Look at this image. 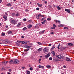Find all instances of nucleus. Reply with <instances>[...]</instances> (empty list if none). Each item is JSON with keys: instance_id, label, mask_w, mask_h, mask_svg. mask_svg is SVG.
<instances>
[{"instance_id": "nucleus-52", "label": "nucleus", "mask_w": 74, "mask_h": 74, "mask_svg": "<svg viewBox=\"0 0 74 74\" xmlns=\"http://www.w3.org/2000/svg\"><path fill=\"white\" fill-rule=\"evenodd\" d=\"M23 42V41H20V43H21V44H22Z\"/></svg>"}, {"instance_id": "nucleus-4", "label": "nucleus", "mask_w": 74, "mask_h": 74, "mask_svg": "<svg viewBox=\"0 0 74 74\" xmlns=\"http://www.w3.org/2000/svg\"><path fill=\"white\" fill-rule=\"evenodd\" d=\"M44 52H48V51H49V50L48 48H45L43 50Z\"/></svg>"}, {"instance_id": "nucleus-47", "label": "nucleus", "mask_w": 74, "mask_h": 74, "mask_svg": "<svg viewBox=\"0 0 74 74\" xmlns=\"http://www.w3.org/2000/svg\"><path fill=\"white\" fill-rule=\"evenodd\" d=\"M24 21H26V18H24L23 19Z\"/></svg>"}, {"instance_id": "nucleus-21", "label": "nucleus", "mask_w": 74, "mask_h": 74, "mask_svg": "<svg viewBox=\"0 0 74 74\" xmlns=\"http://www.w3.org/2000/svg\"><path fill=\"white\" fill-rule=\"evenodd\" d=\"M5 70V67H3L1 69V71H3V70Z\"/></svg>"}, {"instance_id": "nucleus-24", "label": "nucleus", "mask_w": 74, "mask_h": 74, "mask_svg": "<svg viewBox=\"0 0 74 74\" xmlns=\"http://www.w3.org/2000/svg\"><path fill=\"white\" fill-rule=\"evenodd\" d=\"M37 5H38V6H39V7H41L42 6V5L38 3H37Z\"/></svg>"}, {"instance_id": "nucleus-27", "label": "nucleus", "mask_w": 74, "mask_h": 74, "mask_svg": "<svg viewBox=\"0 0 74 74\" xmlns=\"http://www.w3.org/2000/svg\"><path fill=\"white\" fill-rule=\"evenodd\" d=\"M47 68H51V67L50 65H47L46 66Z\"/></svg>"}, {"instance_id": "nucleus-5", "label": "nucleus", "mask_w": 74, "mask_h": 74, "mask_svg": "<svg viewBox=\"0 0 74 74\" xmlns=\"http://www.w3.org/2000/svg\"><path fill=\"white\" fill-rule=\"evenodd\" d=\"M65 11H66L69 13V14H70V10L69 9H65Z\"/></svg>"}, {"instance_id": "nucleus-59", "label": "nucleus", "mask_w": 74, "mask_h": 74, "mask_svg": "<svg viewBox=\"0 0 74 74\" xmlns=\"http://www.w3.org/2000/svg\"><path fill=\"white\" fill-rule=\"evenodd\" d=\"M51 44H49V46H51Z\"/></svg>"}, {"instance_id": "nucleus-7", "label": "nucleus", "mask_w": 74, "mask_h": 74, "mask_svg": "<svg viewBox=\"0 0 74 74\" xmlns=\"http://www.w3.org/2000/svg\"><path fill=\"white\" fill-rule=\"evenodd\" d=\"M56 26V25L55 24H53V27L51 28V29H55V27Z\"/></svg>"}, {"instance_id": "nucleus-15", "label": "nucleus", "mask_w": 74, "mask_h": 74, "mask_svg": "<svg viewBox=\"0 0 74 74\" xmlns=\"http://www.w3.org/2000/svg\"><path fill=\"white\" fill-rule=\"evenodd\" d=\"M54 60L55 61H58V62H59L60 61V60H58V59L55 58L54 59Z\"/></svg>"}, {"instance_id": "nucleus-60", "label": "nucleus", "mask_w": 74, "mask_h": 74, "mask_svg": "<svg viewBox=\"0 0 74 74\" xmlns=\"http://www.w3.org/2000/svg\"><path fill=\"white\" fill-rule=\"evenodd\" d=\"M22 38H24V36H22Z\"/></svg>"}, {"instance_id": "nucleus-30", "label": "nucleus", "mask_w": 74, "mask_h": 74, "mask_svg": "<svg viewBox=\"0 0 74 74\" xmlns=\"http://www.w3.org/2000/svg\"><path fill=\"white\" fill-rule=\"evenodd\" d=\"M1 36H5V33H4L3 32H2V33Z\"/></svg>"}, {"instance_id": "nucleus-22", "label": "nucleus", "mask_w": 74, "mask_h": 74, "mask_svg": "<svg viewBox=\"0 0 74 74\" xmlns=\"http://www.w3.org/2000/svg\"><path fill=\"white\" fill-rule=\"evenodd\" d=\"M42 50V48H40L38 50V52H40V51H41Z\"/></svg>"}, {"instance_id": "nucleus-29", "label": "nucleus", "mask_w": 74, "mask_h": 74, "mask_svg": "<svg viewBox=\"0 0 74 74\" xmlns=\"http://www.w3.org/2000/svg\"><path fill=\"white\" fill-rule=\"evenodd\" d=\"M27 29V28L26 27H25L23 29V30L24 31H25V30H26Z\"/></svg>"}, {"instance_id": "nucleus-3", "label": "nucleus", "mask_w": 74, "mask_h": 74, "mask_svg": "<svg viewBox=\"0 0 74 74\" xmlns=\"http://www.w3.org/2000/svg\"><path fill=\"white\" fill-rule=\"evenodd\" d=\"M14 63L15 64H19V61L17 60H14Z\"/></svg>"}, {"instance_id": "nucleus-34", "label": "nucleus", "mask_w": 74, "mask_h": 74, "mask_svg": "<svg viewBox=\"0 0 74 74\" xmlns=\"http://www.w3.org/2000/svg\"><path fill=\"white\" fill-rule=\"evenodd\" d=\"M54 22H55L56 23H58V20H54Z\"/></svg>"}, {"instance_id": "nucleus-12", "label": "nucleus", "mask_w": 74, "mask_h": 74, "mask_svg": "<svg viewBox=\"0 0 74 74\" xmlns=\"http://www.w3.org/2000/svg\"><path fill=\"white\" fill-rule=\"evenodd\" d=\"M38 66L39 67V68H40V69H44V66L41 65H39Z\"/></svg>"}, {"instance_id": "nucleus-8", "label": "nucleus", "mask_w": 74, "mask_h": 74, "mask_svg": "<svg viewBox=\"0 0 74 74\" xmlns=\"http://www.w3.org/2000/svg\"><path fill=\"white\" fill-rule=\"evenodd\" d=\"M8 63V61H4V62H2V64L3 65H5L7 63Z\"/></svg>"}, {"instance_id": "nucleus-13", "label": "nucleus", "mask_w": 74, "mask_h": 74, "mask_svg": "<svg viewBox=\"0 0 74 74\" xmlns=\"http://www.w3.org/2000/svg\"><path fill=\"white\" fill-rule=\"evenodd\" d=\"M39 16H40V15H39V14L38 15H37L36 16V17L37 19H40V18Z\"/></svg>"}, {"instance_id": "nucleus-53", "label": "nucleus", "mask_w": 74, "mask_h": 74, "mask_svg": "<svg viewBox=\"0 0 74 74\" xmlns=\"http://www.w3.org/2000/svg\"><path fill=\"white\" fill-rule=\"evenodd\" d=\"M58 23H60V21H59V20H58Z\"/></svg>"}, {"instance_id": "nucleus-25", "label": "nucleus", "mask_w": 74, "mask_h": 74, "mask_svg": "<svg viewBox=\"0 0 74 74\" xmlns=\"http://www.w3.org/2000/svg\"><path fill=\"white\" fill-rule=\"evenodd\" d=\"M46 22V20H44L41 23H42V24H45L44 23H45V22Z\"/></svg>"}, {"instance_id": "nucleus-43", "label": "nucleus", "mask_w": 74, "mask_h": 74, "mask_svg": "<svg viewBox=\"0 0 74 74\" xmlns=\"http://www.w3.org/2000/svg\"><path fill=\"white\" fill-rule=\"evenodd\" d=\"M12 16H14V15H15V13H13L12 14Z\"/></svg>"}, {"instance_id": "nucleus-39", "label": "nucleus", "mask_w": 74, "mask_h": 74, "mask_svg": "<svg viewBox=\"0 0 74 74\" xmlns=\"http://www.w3.org/2000/svg\"><path fill=\"white\" fill-rule=\"evenodd\" d=\"M44 32H45V30L42 31L41 32V33H44Z\"/></svg>"}, {"instance_id": "nucleus-9", "label": "nucleus", "mask_w": 74, "mask_h": 74, "mask_svg": "<svg viewBox=\"0 0 74 74\" xmlns=\"http://www.w3.org/2000/svg\"><path fill=\"white\" fill-rule=\"evenodd\" d=\"M50 53H48L47 54V55H46L45 56V58H48V57H49V56L50 55Z\"/></svg>"}, {"instance_id": "nucleus-33", "label": "nucleus", "mask_w": 74, "mask_h": 74, "mask_svg": "<svg viewBox=\"0 0 74 74\" xmlns=\"http://www.w3.org/2000/svg\"><path fill=\"white\" fill-rule=\"evenodd\" d=\"M19 13H18L17 14H16V16H19Z\"/></svg>"}, {"instance_id": "nucleus-51", "label": "nucleus", "mask_w": 74, "mask_h": 74, "mask_svg": "<svg viewBox=\"0 0 74 74\" xmlns=\"http://www.w3.org/2000/svg\"><path fill=\"white\" fill-rule=\"evenodd\" d=\"M2 2V0H0V3H1Z\"/></svg>"}, {"instance_id": "nucleus-56", "label": "nucleus", "mask_w": 74, "mask_h": 74, "mask_svg": "<svg viewBox=\"0 0 74 74\" xmlns=\"http://www.w3.org/2000/svg\"><path fill=\"white\" fill-rule=\"evenodd\" d=\"M27 48H31V47L27 46Z\"/></svg>"}, {"instance_id": "nucleus-40", "label": "nucleus", "mask_w": 74, "mask_h": 74, "mask_svg": "<svg viewBox=\"0 0 74 74\" xmlns=\"http://www.w3.org/2000/svg\"><path fill=\"white\" fill-rule=\"evenodd\" d=\"M47 21H51V19L49 18H47Z\"/></svg>"}, {"instance_id": "nucleus-54", "label": "nucleus", "mask_w": 74, "mask_h": 74, "mask_svg": "<svg viewBox=\"0 0 74 74\" xmlns=\"http://www.w3.org/2000/svg\"><path fill=\"white\" fill-rule=\"evenodd\" d=\"M58 49H60V48H59V46H58Z\"/></svg>"}, {"instance_id": "nucleus-63", "label": "nucleus", "mask_w": 74, "mask_h": 74, "mask_svg": "<svg viewBox=\"0 0 74 74\" xmlns=\"http://www.w3.org/2000/svg\"><path fill=\"white\" fill-rule=\"evenodd\" d=\"M41 24H39V26H41Z\"/></svg>"}, {"instance_id": "nucleus-42", "label": "nucleus", "mask_w": 74, "mask_h": 74, "mask_svg": "<svg viewBox=\"0 0 74 74\" xmlns=\"http://www.w3.org/2000/svg\"><path fill=\"white\" fill-rule=\"evenodd\" d=\"M30 70L31 71L33 70V68L32 67H31L29 68Z\"/></svg>"}, {"instance_id": "nucleus-45", "label": "nucleus", "mask_w": 74, "mask_h": 74, "mask_svg": "<svg viewBox=\"0 0 74 74\" xmlns=\"http://www.w3.org/2000/svg\"><path fill=\"white\" fill-rule=\"evenodd\" d=\"M36 10H40V8H36Z\"/></svg>"}, {"instance_id": "nucleus-41", "label": "nucleus", "mask_w": 74, "mask_h": 74, "mask_svg": "<svg viewBox=\"0 0 74 74\" xmlns=\"http://www.w3.org/2000/svg\"><path fill=\"white\" fill-rule=\"evenodd\" d=\"M37 43H38L39 45H41V43H40V42H37Z\"/></svg>"}, {"instance_id": "nucleus-18", "label": "nucleus", "mask_w": 74, "mask_h": 74, "mask_svg": "<svg viewBox=\"0 0 74 74\" xmlns=\"http://www.w3.org/2000/svg\"><path fill=\"white\" fill-rule=\"evenodd\" d=\"M27 27L28 28H30L32 27V25H27Z\"/></svg>"}, {"instance_id": "nucleus-46", "label": "nucleus", "mask_w": 74, "mask_h": 74, "mask_svg": "<svg viewBox=\"0 0 74 74\" xmlns=\"http://www.w3.org/2000/svg\"><path fill=\"white\" fill-rule=\"evenodd\" d=\"M45 19V18H42V19L41 20V21H44Z\"/></svg>"}, {"instance_id": "nucleus-6", "label": "nucleus", "mask_w": 74, "mask_h": 74, "mask_svg": "<svg viewBox=\"0 0 74 74\" xmlns=\"http://www.w3.org/2000/svg\"><path fill=\"white\" fill-rule=\"evenodd\" d=\"M66 61H67V62H71L70 58H69V57H66Z\"/></svg>"}, {"instance_id": "nucleus-32", "label": "nucleus", "mask_w": 74, "mask_h": 74, "mask_svg": "<svg viewBox=\"0 0 74 74\" xmlns=\"http://www.w3.org/2000/svg\"><path fill=\"white\" fill-rule=\"evenodd\" d=\"M25 44H28L29 43V42L28 41H25Z\"/></svg>"}, {"instance_id": "nucleus-10", "label": "nucleus", "mask_w": 74, "mask_h": 74, "mask_svg": "<svg viewBox=\"0 0 74 74\" xmlns=\"http://www.w3.org/2000/svg\"><path fill=\"white\" fill-rule=\"evenodd\" d=\"M3 18L5 19V21H7V16H6L4 15L3 16Z\"/></svg>"}, {"instance_id": "nucleus-64", "label": "nucleus", "mask_w": 74, "mask_h": 74, "mask_svg": "<svg viewBox=\"0 0 74 74\" xmlns=\"http://www.w3.org/2000/svg\"><path fill=\"white\" fill-rule=\"evenodd\" d=\"M29 67H32V66H31L30 65H29Z\"/></svg>"}, {"instance_id": "nucleus-17", "label": "nucleus", "mask_w": 74, "mask_h": 74, "mask_svg": "<svg viewBox=\"0 0 74 74\" xmlns=\"http://www.w3.org/2000/svg\"><path fill=\"white\" fill-rule=\"evenodd\" d=\"M57 10H61V8H60V7H59V6L57 7Z\"/></svg>"}, {"instance_id": "nucleus-19", "label": "nucleus", "mask_w": 74, "mask_h": 74, "mask_svg": "<svg viewBox=\"0 0 74 74\" xmlns=\"http://www.w3.org/2000/svg\"><path fill=\"white\" fill-rule=\"evenodd\" d=\"M7 40H5V42H4V44H7L8 43V42H7Z\"/></svg>"}, {"instance_id": "nucleus-49", "label": "nucleus", "mask_w": 74, "mask_h": 74, "mask_svg": "<svg viewBox=\"0 0 74 74\" xmlns=\"http://www.w3.org/2000/svg\"><path fill=\"white\" fill-rule=\"evenodd\" d=\"M63 67H64V68H66V66L64 65L63 66Z\"/></svg>"}, {"instance_id": "nucleus-62", "label": "nucleus", "mask_w": 74, "mask_h": 74, "mask_svg": "<svg viewBox=\"0 0 74 74\" xmlns=\"http://www.w3.org/2000/svg\"><path fill=\"white\" fill-rule=\"evenodd\" d=\"M20 41H17V42H19V43H20Z\"/></svg>"}, {"instance_id": "nucleus-2", "label": "nucleus", "mask_w": 74, "mask_h": 74, "mask_svg": "<svg viewBox=\"0 0 74 74\" xmlns=\"http://www.w3.org/2000/svg\"><path fill=\"white\" fill-rule=\"evenodd\" d=\"M57 58L59 59H63V56H62L60 55L57 56Z\"/></svg>"}, {"instance_id": "nucleus-20", "label": "nucleus", "mask_w": 74, "mask_h": 74, "mask_svg": "<svg viewBox=\"0 0 74 74\" xmlns=\"http://www.w3.org/2000/svg\"><path fill=\"white\" fill-rule=\"evenodd\" d=\"M68 45H70V46H73V44L72 43H69L68 44Z\"/></svg>"}, {"instance_id": "nucleus-11", "label": "nucleus", "mask_w": 74, "mask_h": 74, "mask_svg": "<svg viewBox=\"0 0 74 74\" xmlns=\"http://www.w3.org/2000/svg\"><path fill=\"white\" fill-rule=\"evenodd\" d=\"M9 63L10 64H13V63H14V60H11L10 61H9Z\"/></svg>"}, {"instance_id": "nucleus-28", "label": "nucleus", "mask_w": 74, "mask_h": 74, "mask_svg": "<svg viewBox=\"0 0 74 74\" xmlns=\"http://www.w3.org/2000/svg\"><path fill=\"white\" fill-rule=\"evenodd\" d=\"M27 74H30V72L29 71H27Z\"/></svg>"}, {"instance_id": "nucleus-57", "label": "nucleus", "mask_w": 74, "mask_h": 74, "mask_svg": "<svg viewBox=\"0 0 74 74\" xmlns=\"http://www.w3.org/2000/svg\"><path fill=\"white\" fill-rule=\"evenodd\" d=\"M5 14L6 15H8V14H7V13H5Z\"/></svg>"}, {"instance_id": "nucleus-35", "label": "nucleus", "mask_w": 74, "mask_h": 74, "mask_svg": "<svg viewBox=\"0 0 74 74\" xmlns=\"http://www.w3.org/2000/svg\"><path fill=\"white\" fill-rule=\"evenodd\" d=\"M39 16H41V17H44V16H42L41 15V14H39Z\"/></svg>"}, {"instance_id": "nucleus-26", "label": "nucleus", "mask_w": 74, "mask_h": 74, "mask_svg": "<svg viewBox=\"0 0 74 74\" xmlns=\"http://www.w3.org/2000/svg\"><path fill=\"white\" fill-rule=\"evenodd\" d=\"M12 33V32L11 31H8V34H11V33Z\"/></svg>"}, {"instance_id": "nucleus-38", "label": "nucleus", "mask_w": 74, "mask_h": 74, "mask_svg": "<svg viewBox=\"0 0 74 74\" xmlns=\"http://www.w3.org/2000/svg\"><path fill=\"white\" fill-rule=\"evenodd\" d=\"M64 29H68V27H64Z\"/></svg>"}, {"instance_id": "nucleus-1", "label": "nucleus", "mask_w": 74, "mask_h": 74, "mask_svg": "<svg viewBox=\"0 0 74 74\" xmlns=\"http://www.w3.org/2000/svg\"><path fill=\"white\" fill-rule=\"evenodd\" d=\"M11 22L13 25L16 24V21H15L14 20H11Z\"/></svg>"}, {"instance_id": "nucleus-14", "label": "nucleus", "mask_w": 74, "mask_h": 74, "mask_svg": "<svg viewBox=\"0 0 74 74\" xmlns=\"http://www.w3.org/2000/svg\"><path fill=\"white\" fill-rule=\"evenodd\" d=\"M21 23H19L17 26V27H19L20 26H21Z\"/></svg>"}, {"instance_id": "nucleus-37", "label": "nucleus", "mask_w": 74, "mask_h": 74, "mask_svg": "<svg viewBox=\"0 0 74 74\" xmlns=\"http://www.w3.org/2000/svg\"><path fill=\"white\" fill-rule=\"evenodd\" d=\"M51 53H52V54H54V53H55V51H52L51 52Z\"/></svg>"}, {"instance_id": "nucleus-48", "label": "nucleus", "mask_w": 74, "mask_h": 74, "mask_svg": "<svg viewBox=\"0 0 74 74\" xmlns=\"http://www.w3.org/2000/svg\"><path fill=\"white\" fill-rule=\"evenodd\" d=\"M24 47L25 48H27V45L25 46Z\"/></svg>"}, {"instance_id": "nucleus-55", "label": "nucleus", "mask_w": 74, "mask_h": 74, "mask_svg": "<svg viewBox=\"0 0 74 74\" xmlns=\"http://www.w3.org/2000/svg\"><path fill=\"white\" fill-rule=\"evenodd\" d=\"M5 27H6V28H7V27H8V26L7 25L6 26H5Z\"/></svg>"}, {"instance_id": "nucleus-23", "label": "nucleus", "mask_w": 74, "mask_h": 74, "mask_svg": "<svg viewBox=\"0 0 74 74\" xmlns=\"http://www.w3.org/2000/svg\"><path fill=\"white\" fill-rule=\"evenodd\" d=\"M54 48H55V47L54 46L53 47H52L51 48V51H53V49H54Z\"/></svg>"}, {"instance_id": "nucleus-36", "label": "nucleus", "mask_w": 74, "mask_h": 74, "mask_svg": "<svg viewBox=\"0 0 74 74\" xmlns=\"http://www.w3.org/2000/svg\"><path fill=\"white\" fill-rule=\"evenodd\" d=\"M49 60H52V57H50L49 58Z\"/></svg>"}, {"instance_id": "nucleus-50", "label": "nucleus", "mask_w": 74, "mask_h": 74, "mask_svg": "<svg viewBox=\"0 0 74 74\" xmlns=\"http://www.w3.org/2000/svg\"><path fill=\"white\" fill-rule=\"evenodd\" d=\"M29 44V45H33V44L32 43H30Z\"/></svg>"}, {"instance_id": "nucleus-31", "label": "nucleus", "mask_w": 74, "mask_h": 74, "mask_svg": "<svg viewBox=\"0 0 74 74\" xmlns=\"http://www.w3.org/2000/svg\"><path fill=\"white\" fill-rule=\"evenodd\" d=\"M58 27H62L63 25L61 24H60L58 25Z\"/></svg>"}, {"instance_id": "nucleus-61", "label": "nucleus", "mask_w": 74, "mask_h": 74, "mask_svg": "<svg viewBox=\"0 0 74 74\" xmlns=\"http://www.w3.org/2000/svg\"><path fill=\"white\" fill-rule=\"evenodd\" d=\"M9 71L10 72H11V69H9Z\"/></svg>"}, {"instance_id": "nucleus-44", "label": "nucleus", "mask_w": 74, "mask_h": 74, "mask_svg": "<svg viewBox=\"0 0 74 74\" xmlns=\"http://www.w3.org/2000/svg\"><path fill=\"white\" fill-rule=\"evenodd\" d=\"M22 44H25V42L23 41V42Z\"/></svg>"}, {"instance_id": "nucleus-58", "label": "nucleus", "mask_w": 74, "mask_h": 74, "mask_svg": "<svg viewBox=\"0 0 74 74\" xmlns=\"http://www.w3.org/2000/svg\"><path fill=\"white\" fill-rule=\"evenodd\" d=\"M29 22L30 23V22H32V21H30V20H29Z\"/></svg>"}, {"instance_id": "nucleus-16", "label": "nucleus", "mask_w": 74, "mask_h": 74, "mask_svg": "<svg viewBox=\"0 0 74 74\" xmlns=\"http://www.w3.org/2000/svg\"><path fill=\"white\" fill-rule=\"evenodd\" d=\"M7 6H8V7H11V6H12V5L11 3H9L7 4Z\"/></svg>"}]
</instances>
